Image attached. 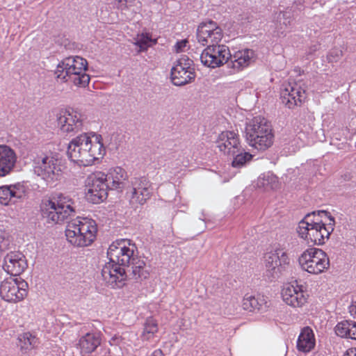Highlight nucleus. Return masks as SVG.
Segmentation results:
<instances>
[{
  "label": "nucleus",
  "instance_id": "obj_22",
  "mask_svg": "<svg viewBox=\"0 0 356 356\" xmlns=\"http://www.w3.org/2000/svg\"><path fill=\"white\" fill-rule=\"evenodd\" d=\"M17 154L14 149L6 145H0V177L9 175L17 162Z\"/></svg>",
  "mask_w": 356,
  "mask_h": 356
},
{
  "label": "nucleus",
  "instance_id": "obj_43",
  "mask_svg": "<svg viewBox=\"0 0 356 356\" xmlns=\"http://www.w3.org/2000/svg\"><path fill=\"white\" fill-rule=\"evenodd\" d=\"M283 17L284 19L282 22V24H284L286 27L288 24H290L291 20L288 17H286V13H283ZM280 24H282L281 21H280Z\"/></svg>",
  "mask_w": 356,
  "mask_h": 356
},
{
  "label": "nucleus",
  "instance_id": "obj_1",
  "mask_svg": "<svg viewBox=\"0 0 356 356\" xmlns=\"http://www.w3.org/2000/svg\"><path fill=\"white\" fill-rule=\"evenodd\" d=\"M138 249L129 239L110 245L107 257L109 262L102 270V276L107 285L112 289L122 288L124 285L126 275L124 268L131 264Z\"/></svg>",
  "mask_w": 356,
  "mask_h": 356
},
{
  "label": "nucleus",
  "instance_id": "obj_29",
  "mask_svg": "<svg viewBox=\"0 0 356 356\" xmlns=\"http://www.w3.org/2000/svg\"><path fill=\"white\" fill-rule=\"evenodd\" d=\"M242 307L244 310L248 312H263L268 306L264 297L245 295L243 300Z\"/></svg>",
  "mask_w": 356,
  "mask_h": 356
},
{
  "label": "nucleus",
  "instance_id": "obj_16",
  "mask_svg": "<svg viewBox=\"0 0 356 356\" xmlns=\"http://www.w3.org/2000/svg\"><path fill=\"white\" fill-rule=\"evenodd\" d=\"M83 116L76 111L62 110L57 114V122L60 130L72 136L82 130Z\"/></svg>",
  "mask_w": 356,
  "mask_h": 356
},
{
  "label": "nucleus",
  "instance_id": "obj_18",
  "mask_svg": "<svg viewBox=\"0 0 356 356\" xmlns=\"http://www.w3.org/2000/svg\"><path fill=\"white\" fill-rule=\"evenodd\" d=\"M282 103L290 109L300 106L306 99L305 91L296 83L284 85L280 93Z\"/></svg>",
  "mask_w": 356,
  "mask_h": 356
},
{
  "label": "nucleus",
  "instance_id": "obj_34",
  "mask_svg": "<svg viewBox=\"0 0 356 356\" xmlns=\"http://www.w3.org/2000/svg\"><path fill=\"white\" fill-rule=\"evenodd\" d=\"M233 156L232 165L234 168L243 167L248 162L250 161L252 155L248 152H244L243 149H240V152H237Z\"/></svg>",
  "mask_w": 356,
  "mask_h": 356
},
{
  "label": "nucleus",
  "instance_id": "obj_7",
  "mask_svg": "<svg viewBox=\"0 0 356 356\" xmlns=\"http://www.w3.org/2000/svg\"><path fill=\"white\" fill-rule=\"evenodd\" d=\"M97 232V228L95 220L88 218H77L68 224L65 236L72 245L86 247L95 241Z\"/></svg>",
  "mask_w": 356,
  "mask_h": 356
},
{
  "label": "nucleus",
  "instance_id": "obj_41",
  "mask_svg": "<svg viewBox=\"0 0 356 356\" xmlns=\"http://www.w3.org/2000/svg\"><path fill=\"white\" fill-rule=\"evenodd\" d=\"M350 16H351L352 18L356 17V8L352 9L348 12V17L351 19ZM352 23L356 25V18L353 20Z\"/></svg>",
  "mask_w": 356,
  "mask_h": 356
},
{
  "label": "nucleus",
  "instance_id": "obj_39",
  "mask_svg": "<svg viewBox=\"0 0 356 356\" xmlns=\"http://www.w3.org/2000/svg\"><path fill=\"white\" fill-rule=\"evenodd\" d=\"M319 48V44H315L309 47V49L307 51V59L310 58V56H312L314 52H316Z\"/></svg>",
  "mask_w": 356,
  "mask_h": 356
},
{
  "label": "nucleus",
  "instance_id": "obj_6",
  "mask_svg": "<svg viewBox=\"0 0 356 356\" xmlns=\"http://www.w3.org/2000/svg\"><path fill=\"white\" fill-rule=\"evenodd\" d=\"M41 215L48 223H61L72 216L75 215L74 202L63 194L57 200H42L40 204Z\"/></svg>",
  "mask_w": 356,
  "mask_h": 356
},
{
  "label": "nucleus",
  "instance_id": "obj_44",
  "mask_svg": "<svg viewBox=\"0 0 356 356\" xmlns=\"http://www.w3.org/2000/svg\"><path fill=\"white\" fill-rule=\"evenodd\" d=\"M149 356H164L161 349L155 350Z\"/></svg>",
  "mask_w": 356,
  "mask_h": 356
},
{
  "label": "nucleus",
  "instance_id": "obj_15",
  "mask_svg": "<svg viewBox=\"0 0 356 356\" xmlns=\"http://www.w3.org/2000/svg\"><path fill=\"white\" fill-rule=\"evenodd\" d=\"M196 37L203 47L219 44L223 37L222 29L213 20L202 22L197 29Z\"/></svg>",
  "mask_w": 356,
  "mask_h": 356
},
{
  "label": "nucleus",
  "instance_id": "obj_21",
  "mask_svg": "<svg viewBox=\"0 0 356 356\" xmlns=\"http://www.w3.org/2000/svg\"><path fill=\"white\" fill-rule=\"evenodd\" d=\"M218 147L224 154L234 156L241 148L238 136L234 131L222 132L219 136Z\"/></svg>",
  "mask_w": 356,
  "mask_h": 356
},
{
  "label": "nucleus",
  "instance_id": "obj_25",
  "mask_svg": "<svg viewBox=\"0 0 356 356\" xmlns=\"http://www.w3.org/2000/svg\"><path fill=\"white\" fill-rule=\"evenodd\" d=\"M330 218H334L328 211L320 210L307 213L298 223V226H327Z\"/></svg>",
  "mask_w": 356,
  "mask_h": 356
},
{
  "label": "nucleus",
  "instance_id": "obj_13",
  "mask_svg": "<svg viewBox=\"0 0 356 356\" xmlns=\"http://www.w3.org/2000/svg\"><path fill=\"white\" fill-rule=\"evenodd\" d=\"M88 180L86 199L93 204H98L106 200L108 191L110 190L106 174L97 172L89 177Z\"/></svg>",
  "mask_w": 356,
  "mask_h": 356
},
{
  "label": "nucleus",
  "instance_id": "obj_3",
  "mask_svg": "<svg viewBox=\"0 0 356 356\" xmlns=\"http://www.w3.org/2000/svg\"><path fill=\"white\" fill-rule=\"evenodd\" d=\"M254 51L252 49H245L235 53L233 58L230 54L228 47L216 44L208 45L202 51L200 58L201 63L208 67L216 68L227 63L234 73L250 64L253 58Z\"/></svg>",
  "mask_w": 356,
  "mask_h": 356
},
{
  "label": "nucleus",
  "instance_id": "obj_45",
  "mask_svg": "<svg viewBox=\"0 0 356 356\" xmlns=\"http://www.w3.org/2000/svg\"><path fill=\"white\" fill-rule=\"evenodd\" d=\"M6 245H7V243L6 244H3V245L0 244V250L3 251L6 248Z\"/></svg>",
  "mask_w": 356,
  "mask_h": 356
},
{
  "label": "nucleus",
  "instance_id": "obj_23",
  "mask_svg": "<svg viewBox=\"0 0 356 356\" xmlns=\"http://www.w3.org/2000/svg\"><path fill=\"white\" fill-rule=\"evenodd\" d=\"M124 271L126 280L127 279L136 281L143 280L147 279L149 275L148 270L146 269L145 261L137 255L135 256L131 264L124 268Z\"/></svg>",
  "mask_w": 356,
  "mask_h": 356
},
{
  "label": "nucleus",
  "instance_id": "obj_37",
  "mask_svg": "<svg viewBox=\"0 0 356 356\" xmlns=\"http://www.w3.org/2000/svg\"><path fill=\"white\" fill-rule=\"evenodd\" d=\"M193 64V61L187 56H182L177 60V64L175 65H181L185 69H193L191 67Z\"/></svg>",
  "mask_w": 356,
  "mask_h": 356
},
{
  "label": "nucleus",
  "instance_id": "obj_8",
  "mask_svg": "<svg viewBox=\"0 0 356 356\" xmlns=\"http://www.w3.org/2000/svg\"><path fill=\"white\" fill-rule=\"evenodd\" d=\"M303 270L311 274H320L330 267V259L323 250L316 248L305 250L298 258Z\"/></svg>",
  "mask_w": 356,
  "mask_h": 356
},
{
  "label": "nucleus",
  "instance_id": "obj_9",
  "mask_svg": "<svg viewBox=\"0 0 356 356\" xmlns=\"http://www.w3.org/2000/svg\"><path fill=\"white\" fill-rule=\"evenodd\" d=\"M33 170L38 176L47 182L58 179L60 168L58 160L54 156L41 152L33 158Z\"/></svg>",
  "mask_w": 356,
  "mask_h": 356
},
{
  "label": "nucleus",
  "instance_id": "obj_17",
  "mask_svg": "<svg viewBox=\"0 0 356 356\" xmlns=\"http://www.w3.org/2000/svg\"><path fill=\"white\" fill-rule=\"evenodd\" d=\"M282 297L286 304L293 307H302L307 302V294L302 285H299L295 280L286 284L282 290Z\"/></svg>",
  "mask_w": 356,
  "mask_h": 356
},
{
  "label": "nucleus",
  "instance_id": "obj_20",
  "mask_svg": "<svg viewBox=\"0 0 356 356\" xmlns=\"http://www.w3.org/2000/svg\"><path fill=\"white\" fill-rule=\"evenodd\" d=\"M25 196V187L19 183L14 185L0 186L1 204L6 206L9 204H15Z\"/></svg>",
  "mask_w": 356,
  "mask_h": 356
},
{
  "label": "nucleus",
  "instance_id": "obj_14",
  "mask_svg": "<svg viewBox=\"0 0 356 356\" xmlns=\"http://www.w3.org/2000/svg\"><path fill=\"white\" fill-rule=\"evenodd\" d=\"M28 283L22 278H10L1 282L0 294L7 302H17L28 294Z\"/></svg>",
  "mask_w": 356,
  "mask_h": 356
},
{
  "label": "nucleus",
  "instance_id": "obj_31",
  "mask_svg": "<svg viewBox=\"0 0 356 356\" xmlns=\"http://www.w3.org/2000/svg\"><path fill=\"white\" fill-rule=\"evenodd\" d=\"M158 323L152 317L146 319L144 323L143 332L141 334V339L143 341H149L154 338L155 333L158 332Z\"/></svg>",
  "mask_w": 356,
  "mask_h": 356
},
{
  "label": "nucleus",
  "instance_id": "obj_32",
  "mask_svg": "<svg viewBox=\"0 0 356 356\" xmlns=\"http://www.w3.org/2000/svg\"><path fill=\"white\" fill-rule=\"evenodd\" d=\"M18 340L19 341V346H20V349L23 352L31 350L38 343L37 338L30 332H25L19 335Z\"/></svg>",
  "mask_w": 356,
  "mask_h": 356
},
{
  "label": "nucleus",
  "instance_id": "obj_38",
  "mask_svg": "<svg viewBox=\"0 0 356 356\" xmlns=\"http://www.w3.org/2000/svg\"><path fill=\"white\" fill-rule=\"evenodd\" d=\"M188 43L187 40H181L180 41H177L174 46L175 50L176 52H181L186 47Z\"/></svg>",
  "mask_w": 356,
  "mask_h": 356
},
{
  "label": "nucleus",
  "instance_id": "obj_42",
  "mask_svg": "<svg viewBox=\"0 0 356 356\" xmlns=\"http://www.w3.org/2000/svg\"><path fill=\"white\" fill-rule=\"evenodd\" d=\"M343 356H356V348H349Z\"/></svg>",
  "mask_w": 356,
  "mask_h": 356
},
{
  "label": "nucleus",
  "instance_id": "obj_12",
  "mask_svg": "<svg viewBox=\"0 0 356 356\" xmlns=\"http://www.w3.org/2000/svg\"><path fill=\"white\" fill-rule=\"evenodd\" d=\"M290 264L289 257L283 249L277 248L265 255L266 276L270 281L277 279Z\"/></svg>",
  "mask_w": 356,
  "mask_h": 356
},
{
  "label": "nucleus",
  "instance_id": "obj_11",
  "mask_svg": "<svg viewBox=\"0 0 356 356\" xmlns=\"http://www.w3.org/2000/svg\"><path fill=\"white\" fill-rule=\"evenodd\" d=\"M152 193V183L145 176L134 177L128 186L127 195L132 207L143 205L150 199Z\"/></svg>",
  "mask_w": 356,
  "mask_h": 356
},
{
  "label": "nucleus",
  "instance_id": "obj_40",
  "mask_svg": "<svg viewBox=\"0 0 356 356\" xmlns=\"http://www.w3.org/2000/svg\"><path fill=\"white\" fill-rule=\"evenodd\" d=\"M131 0H115L118 8L123 9L127 7V3Z\"/></svg>",
  "mask_w": 356,
  "mask_h": 356
},
{
  "label": "nucleus",
  "instance_id": "obj_30",
  "mask_svg": "<svg viewBox=\"0 0 356 356\" xmlns=\"http://www.w3.org/2000/svg\"><path fill=\"white\" fill-rule=\"evenodd\" d=\"M334 332L340 337L356 340V321L344 320L339 322L334 327Z\"/></svg>",
  "mask_w": 356,
  "mask_h": 356
},
{
  "label": "nucleus",
  "instance_id": "obj_36",
  "mask_svg": "<svg viewBox=\"0 0 356 356\" xmlns=\"http://www.w3.org/2000/svg\"><path fill=\"white\" fill-rule=\"evenodd\" d=\"M342 55L343 51L341 49L339 48H334L329 51L327 56V59L329 63H336L340 60Z\"/></svg>",
  "mask_w": 356,
  "mask_h": 356
},
{
  "label": "nucleus",
  "instance_id": "obj_35",
  "mask_svg": "<svg viewBox=\"0 0 356 356\" xmlns=\"http://www.w3.org/2000/svg\"><path fill=\"white\" fill-rule=\"evenodd\" d=\"M277 185V177L273 175H264L263 177H260L257 181V186L259 187H263L265 189H273Z\"/></svg>",
  "mask_w": 356,
  "mask_h": 356
},
{
  "label": "nucleus",
  "instance_id": "obj_2",
  "mask_svg": "<svg viewBox=\"0 0 356 356\" xmlns=\"http://www.w3.org/2000/svg\"><path fill=\"white\" fill-rule=\"evenodd\" d=\"M92 138L83 133L72 138L68 144L69 159L79 166H90L102 159L106 154L102 135L93 134Z\"/></svg>",
  "mask_w": 356,
  "mask_h": 356
},
{
  "label": "nucleus",
  "instance_id": "obj_26",
  "mask_svg": "<svg viewBox=\"0 0 356 356\" xmlns=\"http://www.w3.org/2000/svg\"><path fill=\"white\" fill-rule=\"evenodd\" d=\"M171 79L174 85L181 86L195 79L194 69H185L181 65H175L171 69Z\"/></svg>",
  "mask_w": 356,
  "mask_h": 356
},
{
  "label": "nucleus",
  "instance_id": "obj_19",
  "mask_svg": "<svg viewBox=\"0 0 356 356\" xmlns=\"http://www.w3.org/2000/svg\"><path fill=\"white\" fill-rule=\"evenodd\" d=\"M27 266V261L21 252H11L4 257L3 268L12 276L19 275Z\"/></svg>",
  "mask_w": 356,
  "mask_h": 356
},
{
  "label": "nucleus",
  "instance_id": "obj_28",
  "mask_svg": "<svg viewBox=\"0 0 356 356\" xmlns=\"http://www.w3.org/2000/svg\"><path fill=\"white\" fill-rule=\"evenodd\" d=\"M315 339L313 331L309 327H304L297 341V348L303 353L309 352L314 348Z\"/></svg>",
  "mask_w": 356,
  "mask_h": 356
},
{
  "label": "nucleus",
  "instance_id": "obj_27",
  "mask_svg": "<svg viewBox=\"0 0 356 356\" xmlns=\"http://www.w3.org/2000/svg\"><path fill=\"white\" fill-rule=\"evenodd\" d=\"M101 344V338L99 333H87L79 341V348L82 354H90L94 352Z\"/></svg>",
  "mask_w": 356,
  "mask_h": 356
},
{
  "label": "nucleus",
  "instance_id": "obj_4",
  "mask_svg": "<svg viewBox=\"0 0 356 356\" xmlns=\"http://www.w3.org/2000/svg\"><path fill=\"white\" fill-rule=\"evenodd\" d=\"M88 62L80 56H70L60 62L55 70L56 78L64 82H72L75 86L85 88L90 81V76L86 73Z\"/></svg>",
  "mask_w": 356,
  "mask_h": 356
},
{
  "label": "nucleus",
  "instance_id": "obj_10",
  "mask_svg": "<svg viewBox=\"0 0 356 356\" xmlns=\"http://www.w3.org/2000/svg\"><path fill=\"white\" fill-rule=\"evenodd\" d=\"M334 218H330L327 226H298L297 232L299 236L305 240L307 244L311 245H323L325 240L330 238L331 233L334 229Z\"/></svg>",
  "mask_w": 356,
  "mask_h": 356
},
{
  "label": "nucleus",
  "instance_id": "obj_33",
  "mask_svg": "<svg viewBox=\"0 0 356 356\" xmlns=\"http://www.w3.org/2000/svg\"><path fill=\"white\" fill-rule=\"evenodd\" d=\"M135 40L136 42L134 44L140 47L139 51H145L147 50L149 47L156 44L157 42L156 39L152 38V35L149 33H142L141 34H138Z\"/></svg>",
  "mask_w": 356,
  "mask_h": 356
},
{
  "label": "nucleus",
  "instance_id": "obj_5",
  "mask_svg": "<svg viewBox=\"0 0 356 356\" xmlns=\"http://www.w3.org/2000/svg\"><path fill=\"white\" fill-rule=\"evenodd\" d=\"M248 144L259 151H265L273 143L274 134L270 123L261 116L254 117L245 127Z\"/></svg>",
  "mask_w": 356,
  "mask_h": 356
},
{
  "label": "nucleus",
  "instance_id": "obj_24",
  "mask_svg": "<svg viewBox=\"0 0 356 356\" xmlns=\"http://www.w3.org/2000/svg\"><path fill=\"white\" fill-rule=\"evenodd\" d=\"M106 176L110 190H118L121 192L125 188L128 175L122 168L118 166L111 168Z\"/></svg>",
  "mask_w": 356,
  "mask_h": 356
}]
</instances>
